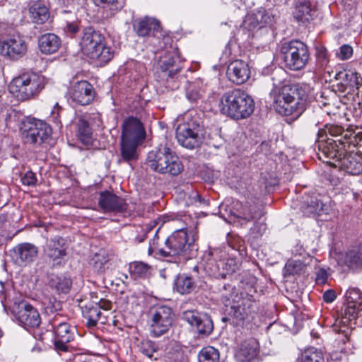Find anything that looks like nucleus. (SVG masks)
Instances as JSON below:
<instances>
[{
	"label": "nucleus",
	"mask_w": 362,
	"mask_h": 362,
	"mask_svg": "<svg viewBox=\"0 0 362 362\" xmlns=\"http://www.w3.org/2000/svg\"><path fill=\"white\" fill-rule=\"evenodd\" d=\"M315 11L311 8V4L308 1H299L293 11V17L300 23H310L315 15Z\"/></svg>",
	"instance_id": "32"
},
{
	"label": "nucleus",
	"mask_w": 362,
	"mask_h": 362,
	"mask_svg": "<svg viewBox=\"0 0 362 362\" xmlns=\"http://www.w3.org/2000/svg\"><path fill=\"white\" fill-rule=\"evenodd\" d=\"M67 94L69 100L80 105L90 104L94 98L93 86L86 81L74 83L69 88Z\"/></svg>",
	"instance_id": "17"
},
{
	"label": "nucleus",
	"mask_w": 362,
	"mask_h": 362,
	"mask_svg": "<svg viewBox=\"0 0 362 362\" xmlns=\"http://www.w3.org/2000/svg\"><path fill=\"white\" fill-rule=\"evenodd\" d=\"M176 59L171 54L163 56L159 61L161 80L165 81V86L171 90L179 88L175 74L178 67L175 66Z\"/></svg>",
	"instance_id": "20"
},
{
	"label": "nucleus",
	"mask_w": 362,
	"mask_h": 362,
	"mask_svg": "<svg viewBox=\"0 0 362 362\" xmlns=\"http://www.w3.org/2000/svg\"><path fill=\"white\" fill-rule=\"evenodd\" d=\"M199 362H219V351L213 346L202 348L197 355Z\"/></svg>",
	"instance_id": "40"
},
{
	"label": "nucleus",
	"mask_w": 362,
	"mask_h": 362,
	"mask_svg": "<svg viewBox=\"0 0 362 362\" xmlns=\"http://www.w3.org/2000/svg\"><path fill=\"white\" fill-rule=\"evenodd\" d=\"M339 127L337 125L326 126L319 129L316 143L318 148L328 156L337 158L339 154Z\"/></svg>",
	"instance_id": "12"
},
{
	"label": "nucleus",
	"mask_w": 362,
	"mask_h": 362,
	"mask_svg": "<svg viewBox=\"0 0 362 362\" xmlns=\"http://www.w3.org/2000/svg\"><path fill=\"white\" fill-rule=\"evenodd\" d=\"M39 48L41 52L51 54L57 52L61 47L60 38L54 33L42 35L38 40Z\"/></svg>",
	"instance_id": "31"
},
{
	"label": "nucleus",
	"mask_w": 362,
	"mask_h": 362,
	"mask_svg": "<svg viewBox=\"0 0 362 362\" xmlns=\"http://www.w3.org/2000/svg\"><path fill=\"white\" fill-rule=\"evenodd\" d=\"M94 3L96 6H110V9L113 11H119L122 6L118 5L117 0H94Z\"/></svg>",
	"instance_id": "53"
},
{
	"label": "nucleus",
	"mask_w": 362,
	"mask_h": 362,
	"mask_svg": "<svg viewBox=\"0 0 362 362\" xmlns=\"http://www.w3.org/2000/svg\"><path fill=\"white\" fill-rule=\"evenodd\" d=\"M95 120V125L100 127L101 124L100 117L98 114H93L92 116L80 117L77 121V136L78 139L86 146L93 144V132L90 120Z\"/></svg>",
	"instance_id": "25"
},
{
	"label": "nucleus",
	"mask_w": 362,
	"mask_h": 362,
	"mask_svg": "<svg viewBox=\"0 0 362 362\" xmlns=\"http://www.w3.org/2000/svg\"><path fill=\"white\" fill-rule=\"evenodd\" d=\"M233 216L237 221L235 222L243 226L254 220L261 219L263 213L259 206L254 203L246 202L245 203L236 202L233 207Z\"/></svg>",
	"instance_id": "16"
},
{
	"label": "nucleus",
	"mask_w": 362,
	"mask_h": 362,
	"mask_svg": "<svg viewBox=\"0 0 362 362\" xmlns=\"http://www.w3.org/2000/svg\"><path fill=\"white\" fill-rule=\"evenodd\" d=\"M253 300L251 296L246 293L235 294L233 299L228 315L233 317V322L240 325L252 313Z\"/></svg>",
	"instance_id": "15"
},
{
	"label": "nucleus",
	"mask_w": 362,
	"mask_h": 362,
	"mask_svg": "<svg viewBox=\"0 0 362 362\" xmlns=\"http://www.w3.org/2000/svg\"><path fill=\"white\" fill-rule=\"evenodd\" d=\"M28 49L25 40L18 35H13L0 40V53L13 59H17L25 54Z\"/></svg>",
	"instance_id": "18"
},
{
	"label": "nucleus",
	"mask_w": 362,
	"mask_h": 362,
	"mask_svg": "<svg viewBox=\"0 0 362 362\" xmlns=\"http://www.w3.org/2000/svg\"><path fill=\"white\" fill-rule=\"evenodd\" d=\"M192 113L193 112L187 113L185 116V122L180 124L176 129L177 142L188 149L199 147L204 140L200 119L194 116Z\"/></svg>",
	"instance_id": "9"
},
{
	"label": "nucleus",
	"mask_w": 362,
	"mask_h": 362,
	"mask_svg": "<svg viewBox=\"0 0 362 362\" xmlns=\"http://www.w3.org/2000/svg\"><path fill=\"white\" fill-rule=\"evenodd\" d=\"M80 45L84 54L97 60L100 65L107 64L114 57V51L106 45L105 37L92 27L83 30Z\"/></svg>",
	"instance_id": "5"
},
{
	"label": "nucleus",
	"mask_w": 362,
	"mask_h": 362,
	"mask_svg": "<svg viewBox=\"0 0 362 362\" xmlns=\"http://www.w3.org/2000/svg\"><path fill=\"white\" fill-rule=\"evenodd\" d=\"M66 29L69 33H70L71 34H74L77 32L78 27L74 23H68L66 25Z\"/></svg>",
	"instance_id": "63"
},
{
	"label": "nucleus",
	"mask_w": 362,
	"mask_h": 362,
	"mask_svg": "<svg viewBox=\"0 0 362 362\" xmlns=\"http://www.w3.org/2000/svg\"><path fill=\"white\" fill-rule=\"evenodd\" d=\"M352 122L343 123L341 120V170L358 175L362 173V157L355 153L354 148L362 141V130L354 127Z\"/></svg>",
	"instance_id": "1"
},
{
	"label": "nucleus",
	"mask_w": 362,
	"mask_h": 362,
	"mask_svg": "<svg viewBox=\"0 0 362 362\" xmlns=\"http://www.w3.org/2000/svg\"><path fill=\"white\" fill-rule=\"evenodd\" d=\"M235 288L230 284H225L220 289V298L223 303L227 305L230 300L235 298Z\"/></svg>",
	"instance_id": "50"
},
{
	"label": "nucleus",
	"mask_w": 362,
	"mask_h": 362,
	"mask_svg": "<svg viewBox=\"0 0 362 362\" xmlns=\"http://www.w3.org/2000/svg\"><path fill=\"white\" fill-rule=\"evenodd\" d=\"M221 265V278H226L227 275H230L235 272L240 267L239 262L233 258L227 259H220Z\"/></svg>",
	"instance_id": "42"
},
{
	"label": "nucleus",
	"mask_w": 362,
	"mask_h": 362,
	"mask_svg": "<svg viewBox=\"0 0 362 362\" xmlns=\"http://www.w3.org/2000/svg\"><path fill=\"white\" fill-rule=\"evenodd\" d=\"M302 264L299 260L291 261L286 264V271L289 274L297 273L301 269Z\"/></svg>",
	"instance_id": "56"
},
{
	"label": "nucleus",
	"mask_w": 362,
	"mask_h": 362,
	"mask_svg": "<svg viewBox=\"0 0 362 362\" xmlns=\"http://www.w3.org/2000/svg\"><path fill=\"white\" fill-rule=\"evenodd\" d=\"M173 288L177 293L187 295L194 290L195 283L191 276L179 274L175 279Z\"/></svg>",
	"instance_id": "35"
},
{
	"label": "nucleus",
	"mask_w": 362,
	"mask_h": 362,
	"mask_svg": "<svg viewBox=\"0 0 362 362\" xmlns=\"http://www.w3.org/2000/svg\"><path fill=\"white\" fill-rule=\"evenodd\" d=\"M11 313L25 329L37 327L41 323L38 310L26 300L15 301L11 307Z\"/></svg>",
	"instance_id": "11"
},
{
	"label": "nucleus",
	"mask_w": 362,
	"mask_h": 362,
	"mask_svg": "<svg viewBox=\"0 0 362 362\" xmlns=\"http://www.w3.org/2000/svg\"><path fill=\"white\" fill-rule=\"evenodd\" d=\"M53 327L54 328V346L56 349L66 351L68 349L66 344L74 339L76 328L71 327L66 322L54 324Z\"/></svg>",
	"instance_id": "27"
},
{
	"label": "nucleus",
	"mask_w": 362,
	"mask_h": 362,
	"mask_svg": "<svg viewBox=\"0 0 362 362\" xmlns=\"http://www.w3.org/2000/svg\"><path fill=\"white\" fill-rule=\"evenodd\" d=\"M32 20L38 24H42L49 18V12L45 4L40 1L34 2L30 8Z\"/></svg>",
	"instance_id": "34"
},
{
	"label": "nucleus",
	"mask_w": 362,
	"mask_h": 362,
	"mask_svg": "<svg viewBox=\"0 0 362 362\" xmlns=\"http://www.w3.org/2000/svg\"><path fill=\"white\" fill-rule=\"evenodd\" d=\"M42 303L47 313H53L62 308L61 302L53 296H44Z\"/></svg>",
	"instance_id": "47"
},
{
	"label": "nucleus",
	"mask_w": 362,
	"mask_h": 362,
	"mask_svg": "<svg viewBox=\"0 0 362 362\" xmlns=\"http://www.w3.org/2000/svg\"><path fill=\"white\" fill-rule=\"evenodd\" d=\"M146 164L153 171L173 176L177 175L183 170L176 154L169 147L162 144L148 152Z\"/></svg>",
	"instance_id": "6"
},
{
	"label": "nucleus",
	"mask_w": 362,
	"mask_h": 362,
	"mask_svg": "<svg viewBox=\"0 0 362 362\" xmlns=\"http://www.w3.org/2000/svg\"><path fill=\"white\" fill-rule=\"evenodd\" d=\"M219 107L223 115L239 120L248 117L254 112L255 102L245 91L235 88L221 96Z\"/></svg>",
	"instance_id": "4"
},
{
	"label": "nucleus",
	"mask_w": 362,
	"mask_h": 362,
	"mask_svg": "<svg viewBox=\"0 0 362 362\" xmlns=\"http://www.w3.org/2000/svg\"><path fill=\"white\" fill-rule=\"evenodd\" d=\"M186 96L189 100L192 102H196L198 99L200 98L201 94L198 90H194V87L190 86L187 89Z\"/></svg>",
	"instance_id": "58"
},
{
	"label": "nucleus",
	"mask_w": 362,
	"mask_h": 362,
	"mask_svg": "<svg viewBox=\"0 0 362 362\" xmlns=\"http://www.w3.org/2000/svg\"><path fill=\"white\" fill-rule=\"evenodd\" d=\"M134 30L139 36L155 35L160 28V22L155 18L144 16L135 19L133 22Z\"/></svg>",
	"instance_id": "28"
},
{
	"label": "nucleus",
	"mask_w": 362,
	"mask_h": 362,
	"mask_svg": "<svg viewBox=\"0 0 362 362\" xmlns=\"http://www.w3.org/2000/svg\"><path fill=\"white\" fill-rule=\"evenodd\" d=\"M51 134V127L42 120L33 119L24 125L23 135L25 143L40 146L49 139Z\"/></svg>",
	"instance_id": "14"
},
{
	"label": "nucleus",
	"mask_w": 362,
	"mask_h": 362,
	"mask_svg": "<svg viewBox=\"0 0 362 362\" xmlns=\"http://www.w3.org/2000/svg\"><path fill=\"white\" fill-rule=\"evenodd\" d=\"M151 230V228H150L148 226L145 227H137L136 228V233H137L136 235L134 236V240L137 243H141L143 242L147 236V233Z\"/></svg>",
	"instance_id": "54"
},
{
	"label": "nucleus",
	"mask_w": 362,
	"mask_h": 362,
	"mask_svg": "<svg viewBox=\"0 0 362 362\" xmlns=\"http://www.w3.org/2000/svg\"><path fill=\"white\" fill-rule=\"evenodd\" d=\"M259 346V342L255 338L243 341L235 354L236 359L239 362H250L257 356Z\"/></svg>",
	"instance_id": "30"
},
{
	"label": "nucleus",
	"mask_w": 362,
	"mask_h": 362,
	"mask_svg": "<svg viewBox=\"0 0 362 362\" xmlns=\"http://www.w3.org/2000/svg\"><path fill=\"white\" fill-rule=\"evenodd\" d=\"M155 233L153 239L149 243L148 253L149 255L155 253L163 257H177L186 255L194 247V239L189 236L185 228H180L174 231L165 240L164 245L158 243L157 233Z\"/></svg>",
	"instance_id": "3"
},
{
	"label": "nucleus",
	"mask_w": 362,
	"mask_h": 362,
	"mask_svg": "<svg viewBox=\"0 0 362 362\" xmlns=\"http://www.w3.org/2000/svg\"><path fill=\"white\" fill-rule=\"evenodd\" d=\"M202 269L206 272L209 276L215 277V278H221V265H220V259L216 260L215 258H210L206 260V262L203 265Z\"/></svg>",
	"instance_id": "43"
},
{
	"label": "nucleus",
	"mask_w": 362,
	"mask_h": 362,
	"mask_svg": "<svg viewBox=\"0 0 362 362\" xmlns=\"http://www.w3.org/2000/svg\"><path fill=\"white\" fill-rule=\"evenodd\" d=\"M49 285L59 293H68L72 286V280L65 275L52 276L49 280Z\"/></svg>",
	"instance_id": "37"
},
{
	"label": "nucleus",
	"mask_w": 362,
	"mask_h": 362,
	"mask_svg": "<svg viewBox=\"0 0 362 362\" xmlns=\"http://www.w3.org/2000/svg\"><path fill=\"white\" fill-rule=\"evenodd\" d=\"M174 318L173 310L166 305L155 308L151 313L150 324L151 335L159 337L168 332Z\"/></svg>",
	"instance_id": "13"
},
{
	"label": "nucleus",
	"mask_w": 362,
	"mask_h": 362,
	"mask_svg": "<svg viewBox=\"0 0 362 362\" xmlns=\"http://www.w3.org/2000/svg\"><path fill=\"white\" fill-rule=\"evenodd\" d=\"M64 240L60 237H54L47 240L44 249L46 259L52 266L59 265L66 256Z\"/></svg>",
	"instance_id": "24"
},
{
	"label": "nucleus",
	"mask_w": 362,
	"mask_h": 362,
	"mask_svg": "<svg viewBox=\"0 0 362 362\" xmlns=\"http://www.w3.org/2000/svg\"><path fill=\"white\" fill-rule=\"evenodd\" d=\"M252 222L254 223L253 226L250 228L251 233L255 238L261 236L266 230V226L264 223L259 220H254Z\"/></svg>",
	"instance_id": "52"
},
{
	"label": "nucleus",
	"mask_w": 362,
	"mask_h": 362,
	"mask_svg": "<svg viewBox=\"0 0 362 362\" xmlns=\"http://www.w3.org/2000/svg\"><path fill=\"white\" fill-rule=\"evenodd\" d=\"M98 206L103 212H122L127 209L125 200L110 191L101 192Z\"/></svg>",
	"instance_id": "23"
},
{
	"label": "nucleus",
	"mask_w": 362,
	"mask_h": 362,
	"mask_svg": "<svg viewBox=\"0 0 362 362\" xmlns=\"http://www.w3.org/2000/svg\"><path fill=\"white\" fill-rule=\"evenodd\" d=\"M270 96L273 99L274 108L280 115L299 116L305 110L306 92L298 83L275 88Z\"/></svg>",
	"instance_id": "2"
},
{
	"label": "nucleus",
	"mask_w": 362,
	"mask_h": 362,
	"mask_svg": "<svg viewBox=\"0 0 362 362\" xmlns=\"http://www.w3.org/2000/svg\"><path fill=\"white\" fill-rule=\"evenodd\" d=\"M302 211L305 216L319 214L322 210V203L315 197H311L304 202Z\"/></svg>",
	"instance_id": "41"
},
{
	"label": "nucleus",
	"mask_w": 362,
	"mask_h": 362,
	"mask_svg": "<svg viewBox=\"0 0 362 362\" xmlns=\"http://www.w3.org/2000/svg\"><path fill=\"white\" fill-rule=\"evenodd\" d=\"M272 18L264 8H259L255 13H247L243 21L241 27L243 29L253 30L258 26L271 23Z\"/></svg>",
	"instance_id": "29"
},
{
	"label": "nucleus",
	"mask_w": 362,
	"mask_h": 362,
	"mask_svg": "<svg viewBox=\"0 0 362 362\" xmlns=\"http://www.w3.org/2000/svg\"><path fill=\"white\" fill-rule=\"evenodd\" d=\"M327 278V275L326 272L325 270H323V269H320L317 273L315 280H316V282L317 284H325L326 282Z\"/></svg>",
	"instance_id": "60"
},
{
	"label": "nucleus",
	"mask_w": 362,
	"mask_h": 362,
	"mask_svg": "<svg viewBox=\"0 0 362 362\" xmlns=\"http://www.w3.org/2000/svg\"><path fill=\"white\" fill-rule=\"evenodd\" d=\"M344 315L341 313V325L351 322L357 314V307L361 305V296L358 288H349L345 296Z\"/></svg>",
	"instance_id": "22"
},
{
	"label": "nucleus",
	"mask_w": 362,
	"mask_h": 362,
	"mask_svg": "<svg viewBox=\"0 0 362 362\" xmlns=\"http://www.w3.org/2000/svg\"><path fill=\"white\" fill-rule=\"evenodd\" d=\"M23 185L27 186H34L37 182V177L34 173L28 171L21 178Z\"/></svg>",
	"instance_id": "55"
},
{
	"label": "nucleus",
	"mask_w": 362,
	"mask_h": 362,
	"mask_svg": "<svg viewBox=\"0 0 362 362\" xmlns=\"http://www.w3.org/2000/svg\"><path fill=\"white\" fill-rule=\"evenodd\" d=\"M237 241H238V245H233L231 247L233 248H234L235 250H237L238 251H239L240 255L241 256L246 255L245 247V245L243 244H242V240H240L239 238H238Z\"/></svg>",
	"instance_id": "61"
},
{
	"label": "nucleus",
	"mask_w": 362,
	"mask_h": 362,
	"mask_svg": "<svg viewBox=\"0 0 362 362\" xmlns=\"http://www.w3.org/2000/svg\"><path fill=\"white\" fill-rule=\"evenodd\" d=\"M206 313L197 310H187L183 313L182 318L197 330L198 325L202 322V316H206Z\"/></svg>",
	"instance_id": "44"
},
{
	"label": "nucleus",
	"mask_w": 362,
	"mask_h": 362,
	"mask_svg": "<svg viewBox=\"0 0 362 362\" xmlns=\"http://www.w3.org/2000/svg\"><path fill=\"white\" fill-rule=\"evenodd\" d=\"M139 144V143L121 139V159L128 163L136 160L138 158L137 147Z\"/></svg>",
	"instance_id": "33"
},
{
	"label": "nucleus",
	"mask_w": 362,
	"mask_h": 362,
	"mask_svg": "<svg viewBox=\"0 0 362 362\" xmlns=\"http://www.w3.org/2000/svg\"><path fill=\"white\" fill-rule=\"evenodd\" d=\"M90 264L93 270L99 274L103 273L110 267L109 258L105 252L96 253L91 259Z\"/></svg>",
	"instance_id": "39"
},
{
	"label": "nucleus",
	"mask_w": 362,
	"mask_h": 362,
	"mask_svg": "<svg viewBox=\"0 0 362 362\" xmlns=\"http://www.w3.org/2000/svg\"><path fill=\"white\" fill-rule=\"evenodd\" d=\"M139 351L148 358H153L154 354L156 353L159 348L158 345L149 339H144L141 341L139 345Z\"/></svg>",
	"instance_id": "46"
},
{
	"label": "nucleus",
	"mask_w": 362,
	"mask_h": 362,
	"mask_svg": "<svg viewBox=\"0 0 362 362\" xmlns=\"http://www.w3.org/2000/svg\"><path fill=\"white\" fill-rule=\"evenodd\" d=\"M328 180L333 187H336L339 184V179L337 177L334 178L332 175H329Z\"/></svg>",
	"instance_id": "64"
},
{
	"label": "nucleus",
	"mask_w": 362,
	"mask_h": 362,
	"mask_svg": "<svg viewBox=\"0 0 362 362\" xmlns=\"http://www.w3.org/2000/svg\"><path fill=\"white\" fill-rule=\"evenodd\" d=\"M250 74L249 65L241 59H237L230 62L227 68L228 79L238 85L246 82L250 77Z\"/></svg>",
	"instance_id": "26"
},
{
	"label": "nucleus",
	"mask_w": 362,
	"mask_h": 362,
	"mask_svg": "<svg viewBox=\"0 0 362 362\" xmlns=\"http://www.w3.org/2000/svg\"><path fill=\"white\" fill-rule=\"evenodd\" d=\"M203 320L202 322L198 325V327L196 332L202 336H208L209 335L214 329V324L211 318L209 315H206V316H202Z\"/></svg>",
	"instance_id": "49"
},
{
	"label": "nucleus",
	"mask_w": 362,
	"mask_h": 362,
	"mask_svg": "<svg viewBox=\"0 0 362 362\" xmlns=\"http://www.w3.org/2000/svg\"><path fill=\"white\" fill-rule=\"evenodd\" d=\"M101 308H104L105 310L109 309L108 307H104L98 303L86 306L85 310L83 311V315L87 320L86 324L88 327H93L97 325L101 317Z\"/></svg>",
	"instance_id": "36"
},
{
	"label": "nucleus",
	"mask_w": 362,
	"mask_h": 362,
	"mask_svg": "<svg viewBox=\"0 0 362 362\" xmlns=\"http://www.w3.org/2000/svg\"><path fill=\"white\" fill-rule=\"evenodd\" d=\"M282 59L287 68L300 70L307 64L309 59L308 47L301 41L285 42L281 47Z\"/></svg>",
	"instance_id": "10"
},
{
	"label": "nucleus",
	"mask_w": 362,
	"mask_h": 362,
	"mask_svg": "<svg viewBox=\"0 0 362 362\" xmlns=\"http://www.w3.org/2000/svg\"><path fill=\"white\" fill-rule=\"evenodd\" d=\"M45 78L35 72L23 73L14 78L8 86L9 91L21 100L30 99L44 88Z\"/></svg>",
	"instance_id": "8"
},
{
	"label": "nucleus",
	"mask_w": 362,
	"mask_h": 362,
	"mask_svg": "<svg viewBox=\"0 0 362 362\" xmlns=\"http://www.w3.org/2000/svg\"><path fill=\"white\" fill-rule=\"evenodd\" d=\"M362 82V77L353 68L351 64H341V88H348L347 95H344L343 98H341V112L343 110L344 115H341V120L343 119L345 122H351L355 120L352 110L354 108L353 100L354 94L350 93V90L354 88H358ZM343 90L341 89V93Z\"/></svg>",
	"instance_id": "7"
},
{
	"label": "nucleus",
	"mask_w": 362,
	"mask_h": 362,
	"mask_svg": "<svg viewBox=\"0 0 362 362\" xmlns=\"http://www.w3.org/2000/svg\"><path fill=\"white\" fill-rule=\"evenodd\" d=\"M344 264L349 268L357 267L362 264V244L354 247L346 252L344 257Z\"/></svg>",
	"instance_id": "38"
},
{
	"label": "nucleus",
	"mask_w": 362,
	"mask_h": 362,
	"mask_svg": "<svg viewBox=\"0 0 362 362\" xmlns=\"http://www.w3.org/2000/svg\"><path fill=\"white\" fill-rule=\"evenodd\" d=\"M145 136L146 132L139 119L134 117H129L124 119L121 139L141 144Z\"/></svg>",
	"instance_id": "21"
},
{
	"label": "nucleus",
	"mask_w": 362,
	"mask_h": 362,
	"mask_svg": "<svg viewBox=\"0 0 362 362\" xmlns=\"http://www.w3.org/2000/svg\"><path fill=\"white\" fill-rule=\"evenodd\" d=\"M337 298V294L333 290H327L323 295V299L326 303H332Z\"/></svg>",
	"instance_id": "59"
},
{
	"label": "nucleus",
	"mask_w": 362,
	"mask_h": 362,
	"mask_svg": "<svg viewBox=\"0 0 362 362\" xmlns=\"http://www.w3.org/2000/svg\"><path fill=\"white\" fill-rule=\"evenodd\" d=\"M301 362H325V359L320 351L312 347L303 353Z\"/></svg>",
	"instance_id": "45"
},
{
	"label": "nucleus",
	"mask_w": 362,
	"mask_h": 362,
	"mask_svg": "<svg viewBox=\"0 0 362 362\" xmlns=\"http://www.w3.org/2000/svg\"><path fill=\"white\" fill-rule=\"evenodd\" d=\"M0 285H1L0 301L2 303V305L5 307L4 300H6V296L5 290H4V286H3V284L1 281L0 282Z\"/></svg>",
	"instance_id": "62"
},
{
	"label": "nucleus",
	"mask_w": 362,
	"mask_h": 362,
	"mask_svg": "<svg viewBox=\"0 0 362 362\" xmlns=\"http://www.w3.org/2000/svg\"><path fill=\"white\" fill-rule=\"evenodd\" d=\"M129 272L136 276L145 277L149 273L150 267L142 262H134L129 264Z\"/></svg>",
	"instance_id": "48"
},
{
	"label": "nucleus",
	"mask_w": 362,
	"mask_h": 362,
	"mask_svg": "<svg viewBox=\"0 0 362 362\" xmlns=\"http://www.w3.org/2000/svg\"><path fill=\"white\" fill-rule=\"evenodd\" d=\"M10 252L15 264L25 267L35 260L38 255V248L32 243H23L15 246Z\"/></svg>",
	"instance_id": "19"
},
{
	"label": "nucleus",
	"mask_w": 362,
	"mask_h": 362,
	"mask_svg": "<svg viewBox=\"0 0 362 362\" xmlns=\"http://www.w3.org/2000/svg\"><path fill=\"white\" fill-rule=\"evenodd\" d=\"M354 54L353 47L349 45H344L341 46V60L350 59Z\"/></svg>",
	"instance_id": "57"
},
{
	"label": "nucleus",
	"mask_w": 362,
	"mask_h": 362,
	"mask_svg": "<svg viewBox=\"0 0 362 362\" xmlns=\"http://www.w3.org/2000/svg\"><path fill=\"white\" fill-rule=\"evenodd\" d=\"M317 61L321 67H325L328 63L327 49L323 46L316 47Z\"/></svg>",
	"instance_id": "51"
}]
</instances>
